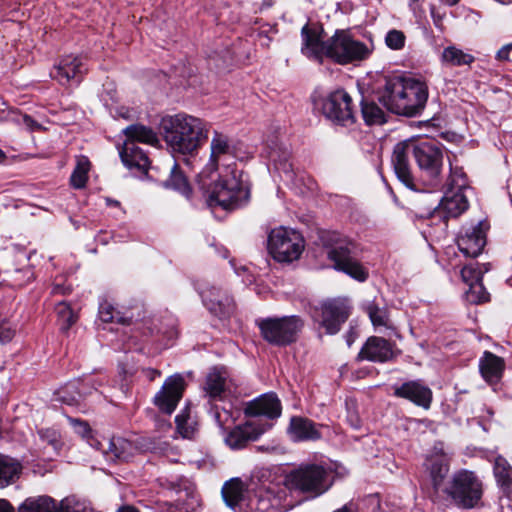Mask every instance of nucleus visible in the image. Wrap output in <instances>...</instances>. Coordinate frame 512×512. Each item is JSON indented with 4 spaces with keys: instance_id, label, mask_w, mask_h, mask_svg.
Returning <instances> with one entry per match:
<instances>
[{
    "instance_id": "f704fd0d",
    "label": "nucleus",
    "mask_w": 512,
    "mask_h": 512,
    "mask_svg": "<svg viewBox=\"0 0 512 512\" xmlns=\"http://www.w3.org/2000/svg\"><path fill=\"white\" fill-rule=\"evenodd\" d=\"M21 471V464L6 455L0 453V488H4L12 484Z\"/></svg>"
},
{
    "instance_id": "864d4df0",
    "label": "nucleus",
    "mask_w": 512,
    "mask_h": 512,
    "mask_svg": "<svg viewBox=\"0 0 512 512\" xmlns=\"http://www.w3.org/2000/svg\"><path fill=\"white\" fill-rule=\"evenodd\" d=\"M385 43L390 49H402L405 44V34H386Z\"/></svg>"
},
{
    "instance_id": "79ce46f5",
    "label": "nucleus",
    "mask_w": 512,
    "mask_h": 512,
    "mask_svg": "<svg viewBox=\"0 0 512 512\" xmlns=\"http://www.w3.org/2000/svg\"><path fill=\"white\" fill-rule=\"evenodd\" d=\"M366 312L374 327H386L391 328L388 311L384 308H380L374 302H370L366 306Z\"/></svg>"
},
{
    "instance_id": "ea45409f",
    "label": "nucleus",
    "mask_w": 512,
    "mask_h": 512,
    "mask_svg": "<svg viewBox=\"0 0 512 512\" xmlns=\"http://www.w3.org/2000/svg\"><path fill=\"white\" fill-rule=\"evenodd\" d=\"M166 186L179 191L181 194L185 196H189L190 194V187L187 182V179L180 171L179 166L176 162H174L173 166L171 167L170 177L166 181Z\"/></svg>"
},
{
    "instance_id": "0e129e2a",
    "label": "nucleus",
    "mask_w": 512,
    "mask_h": 512,
    "mask_svg": "<svg viewBox=\"0 0 512 512\" xmlns=\"http://www.w3.org/2000/svg\"><path fill=\"white\" fill-rule=\"evenodd\" d=\"M355 337H356V334L353 332V331H350L347 336H346V341H347V345L348 346H351L352 343L354 342L355 340Z\"/></svg>"
},
{
    "instance_id": "72a5a7b5",
    "label": "nucleus",
    "mask_w": 512,
    "mask_h": 512,
    "mask_svg": "<svg viewBox=\"0 0 512 512\" xmlns=\"http://www.w3.org/2000/svg\"><path fill=\"white\" fill-rule=\"evenodd\" d=\"M132 443L121 437H113L108 441V447L104 450L108 459L127 461L132 456Z\"/></svg>"
},
{
    "instance_id": "1a4fd4ad",
    "label": "nucleus",
    "mask_w": 512,
    "mask_h": 512,
    "mask_svg": "<svg viewBox=\"0 0 512 512\" xmlns=\"http://www.w3.org/2000/svg\"><path fill=\"white\" fill-rule=\"evenodd\" d=\"M268 249L275 260L279 262H292L302 254L304 240L297 231L279 227L270 232Z\"/></svg>"
},
{
    "instance_id": "6e6d98bb",
    "label": "nucleus",
    "mask_w": 512,
    "mask_h": 512,
    "mask_svg": "<svg viewBox=\"0 0 512 512\" xmlns=\"http://www.w3.org/2000/svg\"><path fill=\"white\" fill-rule=\"evenodd\" d=\"M22 123L29 131H39L42 130L43 127L37 121H35L31 116L24 114L21 116Z\"/></svg>"
},
{
    "instance_id": "e2e57ef3",
    "label": "nucleus",
    "mask_w": 512,
    "mask_h": 512,
    "mask_svg": "<svg viewBox=\"0 0 512 512\" xmlns=\"http://www.w3.org/2000/svg\"><path fill=\"white\" fill-rule=\"evenodd\" d=\"M274 0H263L260 6V10L269 9L274 5Z\"/></svg>"
},
{
    "instance_id": "4be33fe9",
    "label": "nucleus",
    "mask_w": 512,
    "mask_h": 512,
    "mask_svg": "<svg viewBox=\"0 0 512 512\" xmlns=\"http://www.w3.org/2000/svg\"><path fill=\"white\" fill-rule=\"evenodd\" d=\"M393 395L406 399L416 406L429 409L433 400L432 390L421 380H411L393 386Z\"/></svg>"
},
{
    "instance_id": "39448f33",
    "label": "nucleus",
    "mask_w": 512,
    "mask_h": 512,
    "mask_svg": "<svg viewBox=\"0 0 512 512\" xmlns=\"http://www.w3.org/2000/svg\"><path fill=\"white\" fill-rule=\"evenodd\" d=\"M444 493L462 509L476 507L483 495V484L477 474L467 469L455 471Z\"/></svg>"
},
{
    "instance_id": "4d7b16f0",
    "label": "nucleus",
    "mask_w": 512,
    "mask_h": 512,
    "mask_svg": "<svg viewBox=\"0 0 512 512\" xmlns=\"http://www.w3.org/2000/svg\"><path fill=\"white\" fill-rule=\"evenodd\" d=\"M498 60L512 61V44L503 46L496 55Z\"/></svg>"
},
{
    "instance_id": "a18cd8bd",
    "label": "nucleus",
    "mask_w": 512,
    "mask_h": 512,
    "mask_svg": "<svg viewBox=\"0 0 512 512\" xmlns=\"http://www.w3.org/2000/svg\"><path fill=\"white\" fill-rule=\"evenodd\" d=\"M466 300L471 304H480L489 301V293L482 281L471 282L465 293Z\"/></svg>"
},
{
    "instance_id": "c85d7f7f",
    "label": "nucleus",
    "mask_w": 512,
    "mask_h": 512,
    "mask_svg": "<svg viewBox=\"0 0 512 512\" xmlns=\"http://www.w3.org/2000/svg\"><path fill=\"white\" fill-rule=\"evenodd\" d=\"M121 160L128 168H136L139 171H146L150 165L148 156L135 143L125 142L120 152Z\"/></svg>"
},
{
    "instance_id": "a19ab883",
    "label": "nucleus",
    "mask_w": 512,
    "mask_h": 512,
    "mask_svg": "<svg viewBox=\"0 0 512 512\" xmlns=\"http://www.w3.org/2000/svg\"><path fill=\"white\" fill-rule=\"evenodd\" d=\"M494 475L501 486L509 488L512 485V468L505 458H496Z\"/></svg>"
},
{
    "instance_id": "8fccbe9b",
    "label": "nucleus",
    "mask_w": 512,
    "mask_h": 512,
    "mask_svg": "<svg viewBox=\"0 0 512 512\" xmlns=\"http://www.w3.org/2000/svg\"><path fill=\"white\" fill-rule=\"evenodd\" d=\"M288 152L280 154L277 150H272L269 154V158L274 162L275 167L278 170H282L289 178H292V165L288 162Z\"/></svg>"
},
{
    "instance_id": "09e8293b",
    "label": "nucleus",
    "mask_w": 512,
    "mask_h": 512,
    "mask_svg": "<svg viewBox=\"0 0 512 512\" xmlns=\"http://www.w3.org/2000/svg\"><path fill=\"white\" fill-rule=\"evenodd\" d=\"M177 431L184 438H192L195 433V422L192 421L188 414L184 411L176 416L175 418Z\"/></svg>"
},
{
    "instance_id": "37998d69",
    "label": "nucleus",
    "mask_w": 512,
    "mask_h": 512,
    "mask_svg": "<svg viewBox=\"0 0 512 512\" xmlns=\"http://www.w3.org/2000/svg\"><path fill=\"white\" fill-rule=\"evenodd\" d=\"M445 186L446 190L464 192V190L468 187V181L463 169L459 167H451L450 175Z\"/></svg>"
},
{
    "instance_id": "2eb2a0df",
    "label": "nucleus",
    "mask_w": 512,
    "mask_h": 512,
    "mask_svg": "<svg viewBox=\"0 0 512 512\" xmlns=\"http://www.w3.org/2000/svg\"><path fill=\"white\" fill-rule=\"evenodd\" d=\"M271 424L261 422L260 420H249L244 424L237 425L231 429L225 436L224 440L231 449H242L249 442L257 440L265 433Z\"/></svg>"
},
{
    "instance_id": "20e7f679",
    "label": "nucleus",
    "mask_w": 512,
    "mask_h": 512,
    "mask_svg": "<svg viewBox=\"0 0 512 512\" xmlns=\"http://www.w3.org/2000/svg\"><path fill=\"white\" fill-rule=\"evenodd\" d=\"M288 490H296L310 498H316L332 486V471L320 464H302L286 475Z\"/></svg>"
},
{
    "instance_id": "c03bdc74",
    "label": "nucleus",
    "mask_w": 512,
    "mask_h": 512,
    "mask_svg": "<svg viewBox=\"0 0 512 512\" xmlns=\"http://www.w3.org/2000/svg\"><path fill=\"white\" fill-rule=\"evenodd\" d=\"M489 264L472 263L466 265L461 270V276L465 283L482 281L483 274L489 271Z\"/></svg>"
},
{
    "instance_id": "b1692460",
    "label": "nucleus",
    "mask_w": 512,
    "mask_h": 512,
    "mask_svg": "<svg viewBox=\"0 0 512 512\" xmlns=\"http://www.w3.org/2000/svg\"><path fill=\"white\" fill-rule=\"evenodd\" d=\"M281 402L274 393H267L247 403L244 412L250 417L264 416L269 419L278 418L281 415Z\"/></svg>"
},
{
    "instance_id": "de8ad7c7",
    "label": "nucleus",
    "mask_w": 512,
    "mask_h": 512,
    "mask_svg": "<svg viewBox=\"0 0 512 512\" xmlns=\"http://www.w3.org/2000/svg\"><path fill=\"white\" fill-rule=\"evenodd\" d=\"M37 434L42 443L51 446L55 452H58L61 449L63 442L61 440V435L57 430L52 428H42L38 430Z\"/></svg>"
},
{
    "instance_id": "0eeeda50",
    "label": "nucleus",
    "mask_w": 512,
    "mask_h": 512,
    "mask_svg": "<svg viewBox=\"0 0 512 512\" xmlns=\"http://www.w3.org/2000/svg\"><path fill=\"white\" fill-rule=\"evenodd\" d=\"M247 506L255 512H286L294 507V502L285 483H269L255 490Z\"/></svg>"
},
{
    "instance_id": "c9c22d12",
    "label": "nucleus",
    "mask_w": 512,
    "mask_h": 512,
    "mask_svg": "<svg viewBox=\"0 0 512 512\" xmlns=\"http://www.w3.org/2000/svg\"><path fill=\"white\" fill-rule=\"evenodd\" d=\"M361 113L367 125H381L386 122L384 110L374 100L363 98Z\"/></svg>"
},
{
    "instance_id": "3c124183",
    "label": "nucleus",
    "mask_w": 512,
    "mask_h": 512,
    "mask_svg": "<svg viewBox=\"0 0 512 512\" xmlns=\"http://www.w3.org/2000/svg\"><path fill=\"white\" fill-rule=\"evenodd\" d=\"M56 309L59 319L63 323V329L68 330L76 322V316L71 307L66 302H61Z\"/></svg>"
},
{
    "instance_id": "dca6fc26",
    "label": "nucleus",
    "mask_w": 512,
    "mask_h": 512,
    "mask_svg": "<svg viewBox=\"0 0 512 512\" xmlns=\"http://www.w3.org/2000/svg\"><path fill=\"white\" fill-rule=\"evenodd\" d=\"M403 94L404 102L400 115L413 117L424 109L428 99V87L423 81L407 77Z\"/></svg>"
},
{
    "instance_id": "a878e982",
    "label": "nucleus",
    "mask_w": 512,
    "mask_h": 512,
    "mask_svg": "<svg viewBox=\"0 0 512 512\" xmlns=\"http://www.w3.org/2000/svg\"><path fill=\"white\" fill-rule=\"evenodd\" d=\"M451 457L446 453H436L427 457L425 462L433 488L438 491L444 483L450 470Z\"/></svg>"
},
{
    "instance_id": "774afa93",
    "label": "nucleus",
    "mask_w": 512,
    "mask_h": 512,
    "mask_svg": "<svg viewBox=\"0 0 512 512\" xmlns=\"http://www.w3.org/2000/svg\"><path fill=\"white\" fill-rule=\"evenodd\" d=\"M334 512H352V510L348 505H344L343 507L335 510Z\"/></svg>"
},
{
    "instance_id": "680f3d73",
    "label": "nucleus",
    "mask_w": 512,
    "mask_h": 512,
    "mask_svg": "<svg viewBox=\"0 0 512 512\" xmlns=\"http://www.w3.org/2000/svg\"><path fill=\"white\" fill-rule=\"evenodd\" d=\"M116 512H140L138 508H136L135 506L133 505H128V504H125V505H122L120 506Z\"/></svg>"
},
{
    "instance_id": "2f4dec72",
    "label": "nucleus",
    "mask_w": 512,
    "mask_h": 512,
    "mask_svg": "<svg viewBox=\"0 0 512 512\" xmlns=\"http://www.w3.org/2000/svg\"><path fill=\"white\" fill-rule=\"evenodd\" d=\"M17 512H59V504L47 495L26 498Z\"/></svg>"
},
{
    "instance_id": "5fc2aeb1",
    "label": "nucleus",
    "mask_w": 512,
    "mask_h": 512,
    "mask_svg": "<svg viewBox=\"0 0 512 512\" xmlns=\"http://www.w3.org/2000/svg\"><path fill=\"white\" fill-rule=\"evenodd\" d=\"M16 329L8 322L0 323V342L7 343L15 335Z\"/></svg>"
},
{
    "instance_id": "cd10ccee",
    "label": "nucleus",
    "mask_w": 512,
    "mask_h": 512,
    "mask_svg": "<svg viewBox=\"0 0 512 512\" xmlns=\"http://www.w3.org/2000/svg\"><path fill=\"white\" fill-rule=\"evenodd\" d=\"M210 397H221L222 394L232 392V381L228 377V373L224 368H213L206 377L204 387Z\"/></svg>"
},
{
    "instance_id": "f257e3e1",
    "label": "nucleus",
    "mask_w": 512,
    "mask_h": 512,
    "mask_svg": "<svg viewBox=\"0 0 512 512\" xmlns=\"http://www.w3.org/2000/svg\"><path fill=\"white\" fill-rule=\"evenodd\" d=\"M235 158V149L229 137L218 131H214L210 143V158L208 163L198 175L201 188L207 194V204L211 208L221 207L225 210H232L248 200L249 190L241 180V172L236 169L235 163L225 164L218 175L220 162H228Z\"/></svg>"
},
{
    "instance_id": "412c9836",
    "label": "nucleus",
    "mask_w": 512,
    "mask_h": 512,
    "mask_svg": "<svg viewBox=\"0 0 512 512\" xmlns=\"http://www.w3.org/2000/svg\"><path fill=\"white\" fill-rule=\"evenodd\" d=\"M397 355L395 344L383 337L371 336L358 353V360L385 363Z\"/></svg>"
},
{
    "instance_id": "bb28decb",
    "label": "nucleus",
    "mask_w": 512,
    "mask_h": 512,
    "mask_svg": "<svg viewBox=\"0 0 512 512\" xmlns=\"http://www.w3.org/2000/svg\"><path fill=\"white\" fill-rule=\"evenodd\" d=\"M479 369L485 381L490 384H496L503 375L505 362L501 357L492 352L485 351L479 360Z\"/></svg>"
},
{
    "instance_id": "f3484780",
    "label": "nucleus",
    "mask_w": 512,
    "mask_h": 512,
    "mask_svg": "<svg viewBox=\"0 0 512 512\" xmlns=\"http://www.w3.org/2000/svg\"><path fill=\"white\" fill-rule=\"evenodd\" d=\"M86 72L87 66L82 57L66 55L54 65L50 75L61 85H68L70 83H80Z\"/></svg>"
},
{
    "instance_id": "5701e85b",
    "label": "nucleus",
    "mask_w": 512,
    "mask_h": 512,
    "mask_svg": "<svg viewBox=\"0 0 512 512\" xmlns=\"http://www.w3.org/2000/svg\"><path fill=\"white\" fill-rule=\"evenodd\" d=\"M459 250L466 257L475 258L481 254L486 245V233L481 223L466 229L457 239Z\"/></svg>"
},
{
    "instance_id": "ddd939ff",
    "label": "nucleus",
    "mask_w": 512,
    "mask_h": 512,
    "mask_svg": "<svg viewBox=\"0 0 512 512\" xmlns=\"http://www.w3.org/2000/svg\"><path fill=\"white\" fill-rule=\"evenodd\" d=\"M353 249L354 245L351 242H339L328 250L327 256L336 270L364 282L368 279L369 272L354 256Z\"/></svg>"
},
{
    "instance_id": "f8f14e48",
    "label": "nucleus",
    "mask_w": 512,
    "mask_h": 512,
    "mask_svg": "<svg viewBox=\"0 0 512 512\" xmlns=\"http://www.w3.org/2000/svg\"><path fill=\"white\" fill-rule=\"evenodd\" d=\"M197 290L203 305L213 316L225 320L234 315L236 304L226 290L206 282L198 283Z\"/></svg>"
},
{
    "instance_id": "603ef678",
    "label": "nucleus",
    "mask_w": 512,
    "mask_h": 512,
    "mask_svg": "<svg viewBox=\"0 0 512 512\" xmlns=\"http://www.w3.org/2000/svg\"><path fill=\"white\" fill-rule=\"evenodd\" d=\"M212 413L214 420L222 430L227 429L231 424L234 423L232 413L225 408L219 409L218 406H215L212 409Z\"/></svg>"
},
{
    "instance_id": "c756f323",
    "label": "nucleus",
    "mask_w": 512,
    "mask_h": 512,
    "mask_svg": "<svg viewBox=\"0 0 512 512\" xmlns=\"http://www.w3.org/2000/svg\"><path fill=\"white\" fill-rule=\"evenodd\" d=\"M222 497L232 509H241L245 504V489L241 480L232 479L227 481L222 487Z\"/></svg>"
},
{
    "instance_id": "4468645a",
    "label": "nucleus",
    "mask_w": 512,
    "mask_h": 512,
    "mask_svg": "<svg viewBox=\"0 0 512 512\" xmlns=\"http://www.w3.org/2000/svg\"><path fill=\"white\" fill-rule=\"evenodd\" d=\"M185 387V379L181 374L169 376L154 396L155 406L165 414H172L183 397Z\"/></svg>"
},
{
    "instance_id": "f03ea898",
    "label": "nucleus",
    "mask_w": 512,
    "mask_h": 512,
    "mask_svg": "<svg viewBox=\"0 0 512 512\" xmlns=\"http://www.w3.org/2000/svg\"><path fill=\"white\" fill-rule=\"evenodd\" d=\"M303 36L302 53L319 62L326 57L345 65L364 60L370 55V49L364 43L351 38L349 34H334L327 40H324V34H303Z\"/></svg>"
},
{
    "instance_id": "052dcab7",
    "label": "nucleus",
    "mask_w": 512,
    "mask_h": 512,
    "mask_svg": "<svg viewBox=\"0 0 512 512\" xmlns=\"http://www.w3.org/2000/svg\"><path fill=\"white\" fill-rule=\"evenodd\" d=\"M0 512H15L13 506L5 499H0Z\"/></svg>"
},
{
    "instance_id": "a211bd4d",
    "label": "nucleus",
    "mask_w": 512,
    "mask_h": 512,
    "mask_svg": "<svg viewBox=\"0 0 512 512\" xmlns=\"http://www.w3.org/2000/svg\"><path fill=\"white\" fill-rule=\"evenodd\" d=\"M410 156L414 157V140H405L395 145L391 162L397 178L406 187L415 189V183L410 169Z\"/></svg>"
},
{
    "instance_id": "9b49d317",
    "label": "nucleus",
    "mask_w": 512,
    "mask_h": 512,
    "mask_svg": "<svg viewBox=\"0 0 512 512\" xmlns=\"http://www.w3.org/2000/svg\"><path fill=\"white\" fill-rule=\"evenodd\" d=\"M350 305L345 298H333L315 306L312 310V318L326 330L327 334H336L342 324L350 315Z\"/></svg>"
},
{
    "instance_id": "aec40b11",
    "label": "nucleus",
    "mask_w": 512,
    "mask_h": 512,
    "mask_svg": "<svg viewBox=\"0 0 512 512\" xmlns=\"http://www.w3.org/2000/svg\"><path fill=\"white\" fill-rule=\"evenodd\" d=\"M468 208V200L464 192L446 190L437 206L428 211L430 217H439L444 221L461 215Z\"/></svg>"
},
{
    "instance_id": "6e6552de",
    "label": "nucleus",
    "mask_w": 512,
    "mask_h": 512,
    "mask_svg": "<svg viewBox=\"0 0 512 512\" xmlns=\"http://www.w3.org/2000/svg\"><path fill=\"white\" fill-rule=\"evenodd\" d=\"M414 159L420 170L429 178L433 189L441 186L440 174L443 166V152L434 140H414Z\"/></svg>"
},
{
    "instance_id": "393cba45",
    "label": "nucleus",
    "mask_w": 512,
    "mask_h": 512,
    "mask_svg": "<svg viewBox=\"0 0 512 512\" xmlns=\"http://www.w3.org/2000/svg\"><path fill=\"white\" fill-rule=\"evenodd\" d=\"M323 426L316 424L311 419L294 416L290 419L287 428L290 439L294 442L317 441L322 437L320 429Z\"/></svg>"
},
{
    "instance_id": "7ed1b4c3",
    "label": "nucleus",
    "mask_w": 512,
    "mask_h": 512,
    "mask_svg": "<svg viewBox=\"0 0 512 512\" xmlns=\"http://www.w3.org/2000/svg\"><path fill=\"white\" fill-rule=\"evenodd\" d=\"M160 131L167 145L175 152L192 154L206 141L209 125L187 115H168L161 119Z\"/></svg>"
},
{
    "instance_id": "bf43d9fd",
    "label": "nucleus",
    "mask_w": 512,
    "mask_h": 512,
    "mask_svg": "<svg viewBox=\"0 0 512 512\" xmlns=\"http://www.w3.org/2000/svg\"><path fill=\"white\" fill-rule=\"evenodd\" d=\"M143 373L146 376V378L149 379L150 381L155 380L157 377L161 375L159 370L153 368L144 369Z\"/></svg>"
},
{
    "instance_id": "338daca9",
    "label": "nucleus",
    "mask_w": 512,
    "mask_h": 512,
    "mask_svg": "<svg viewBox=\"0 0 512 512\" xmlns=\"http://www.w3.org/2000/svg\"><path fill=\"white\" fill-rule=\"evenodd\" d=\"M106 203L108 206H114V207H118L120 205L119 201L111 199V198H106Z\"/></svg>"
},
{
    "instance_id": "58836bf2",
    "label": "nucleus",
    "mask_w": 512,
    "mask_h": 512,
    "mask_svg": "<svg viewBox=\"0 0 512 512\" xmlns=\"http://www.w3.org/2000/svg\"><path fill=\"white\" fill-rule=\"evenodd\" d=\"M98 315L104 323L130 324L131 322V317L124 316L121 312L116 311L114 306L107 301L100 303Z\"/></svg>"
},
{
    "instance_id": "4c0bfd02",
    "label": "nucleus",
    "mask_w": 512,
    "mask_h": 512,
    "mask_svg": "<svg viewBox=\"0 0 512 512\" xmlns=\"http://www.w3.org/2000/svg\"><path fill=\"white\" fill-rule=\"evenodd\" d=\"M441 60L443 63L451 66H462L470 65L474 62L475 58L473 55L465 53L455 46H448L443 50Z\"/></svg>"
},
{
    "instance_id": "473e14b6",
    "label": "nucleus",
    "mask_w": 512,
    "mask_h": 512,
    "mask_svg": "<svg viewBox=\"0 0 512 512\" xmlns=\"http://www.w3.org/2000/svg\"><path fill=\"white\" fill-rule=\"evenodd\" d=\"M124 133L127 137L126 142H141L149 145H156L159 140L156 132L147 126L141 124H133L128 126Z\"/></svg>"
},
{
    "instance_id": "e433bc0d",
    "label": "nucleus",
    "mask_w": 512,
    "mask_h": 512,
    "mask_svg": "<svg viewBox=\"0 0 512 512\" xmlns=\"http://www.w3.org/2000/svg\"><path fill=\"white\" fill-rule=\"evenodd\" d=\"M91 163L88 157L80 155L76 158V166L71 174L70 183L75 189H82L88 181Z\"/></svg>"
},
{
    "instance_id": "6ab92c4d",
    "label": "nucleus",
    "mask_w": 512,
    "mask_h": 512,
    "mask_svg": "<svg viewBox=\"0 0 512 512\" xmlns=\"http://www.w3.org/2000/svg\"><path fill=\"white\" fill-rule=\"evenodd\" d=\"M407 77L393 76L385 81L382 90L378 92L377 99L390 112L400 115L403 99L404 85Z\"/></svg>"
},
{
    "instance_id": "9d476101",
    "label": "nucleus",
    "mask_w": 512,
    "mask_h": 512,
    "mask_svg": "<svg viewBox=\"0 0 512 512\" xmlns=\"http://www.w3.org/2000/svg\"><path fill=\"white\" fill-rule=\"evenodd\" d=\"M315 107L332 122L349 126L355 123V112L350 95L343 89H337L325 97L314 100Z\"/></svg>"
},
{
    "instance_id": "49530a36",
    "label": "nucleus",
    "mask_w": 512,
    "mask_h": 512,
    "mask_svg": "<svg viewBox=\"0 0 512 512\" xmlns=\"http://www.w3.org/2000/svg\"><path fill=\"white\" fill-rule=\"evenodd\" d=\"M59 512H96L89 504L75 496L64 498L59 503Z\"/></svg>"
},
{
    "instance_id": "7c9ffc66",
    "label": "nucleus",
    "mask_w": 512,
    "mask_h": 512,
    "mask_svg": "<svg viewBox=\"0 0 512 512\" xmlns=\"http://www.w3.org/2000/svg\"><path fill=\"white\" fill-rule=\"evenodd\" d=\"M88 393L84 382L72 381L61 387L56 392L57 400L70 405H79L83 397Z\"/></svg>"
},
{
    "instance_id": "13d9d810",
    "label": "nucleus",
    "mask_w": 512,
    "mask_h": 512,
    "mask_svg": "<svg viewBox=\"0 0 512 512\" xmlns=\"http://www.w3.org/2000/svg\"><path fill=\"white\" fill-rule=\"evenodd\" d=\"M72 423H73L77 433L80 434L81 436L84 437L89 434L90 427L86 422L76 419V420H73Z\"/></svg>"
},
{
    "instance_id": "69168bd1",
    "label": "nucleus",
    "mask_w": 512,
    "mask_h": 512,
    "mask_svg": "<svg viewBox=\"0 0 512 512\" xmlns=\"http://www.w3.org/2000/svg\"><path fill=\"white\" fill-rule=\"evenodd\" d=\"M431 13H432V16H433V19H434V22H435V26H436V28H438V29H443V27H442V26H441V24H440V18H439V17H437V18H436V16H435V11H434V9H432V10H431Z\"/></svg>"
},
{
    "instance_id": "423d86ee",
    "label": "nucleus",
    "mask_w": 512,
    "mask_h": 512,
    "mask_svg": "<svg viewBox=\"0 0 512 512\" xmlns=\"http://www.w3.org/2000/svg\"><path fill=\"white\" fill-rule=\"evenodd\" d=\"M262 338L271 345L284 347L297 341L304 327L298 315L267 317L256 320Z\"/></svg>"
}]
</instances>
